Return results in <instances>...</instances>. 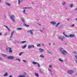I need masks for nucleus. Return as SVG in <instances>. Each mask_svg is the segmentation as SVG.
<instances>
[{"label": "nucleus", "instance_id": "1", "mask_svg": "<svg viewBox=\"0 0 77 77\" xmlns=\"http://www.w3.org/2000/svg\"><path fill=\"white\" fill-rule=\"evenodd\" d=\"M60 50L61 53H62L64 55H66V54H67L68 53L67 52H66L65 50H64L62 48H60Z\"/></svg>", "mask_w": 77, "mask_h": 77}, {"label": "nucleus", "instance_id": "2", "mask_svg": "<svg viewBox=\"0 0 77 77\" xmlns=\"http://www.w3.org/2000/svg\"><path fill=\"white\" fill-rule=\"evenodd\" d=\"M10 18L11 19V20L14 21V22H15V20L14 19H15V17L13 15H12L11 16H10Z\"/></svg>", "mask_w": 77, "mask_h": 77}, {"label": "nucleus", "instance_id": "3", "mask_svg": "<svg viewBox=\"0 0 77 77\" xmlns=\"http://www.w3.org/2000/svg\"><path fill=\"white\" fill-rule=\"evenodd\" d=\"M32 64H33V65H36V64L38 65V67H40V65H39V63L36 62H35V61H33L32 62Z\"/></svg>", "mask_w": 77, "mask_h": 77}, {"label": "nucleus", "instance_id": "4", "mask_svg": "<svg viewBox=\"0 0 77 77\" xmlns=\"http://www.w3.org/2000/svg\"><path fill=\"white\" fill-rule=\"evenodd\" d=\"M74 38L75 37V35L73 34H70L69 35H67V38Z\"/></svg>", "mask_w": 77, "mask_h": 77}, {"label": "nucleus", "instance_id": "5", "mask_svg": "<svg viewBox=\"0 0 77 77\" xmlns=\"http://www.w3.org/2000/svg\"><path fill=\"white\" fill-rule=\"evenodd\" d=\"M9 50V53H12V48H6V50Z\"/></svg>", "mask_w": 77, "mask_h": 77}, {"label": "nucleus", "instance_id": "6", "mask_svg": "<svg viewBox=\"0 0 77 77\" xmlns=\"http://www.w3.org/2000/svg\"><path fill=\"white\" fill-rule=\"evenodd\" d=\"M34 31V30H30L28 31V33H29L31 35H33V32Z\"/></svg>", "mask_w": 77, "mask_h": 77}, {"label": "nucleus", "instance_id": "7", "mask_svg": "<svg viewBox=\"0 0 77 77\" xmlns=\"http://www.w3.org/2000/svg\"><path fill=\"white\" fill-rule=\"evenodd\" d=\"M34 47H35V46L33 45H29L28 46V48L29 49H30V48H34Z\"/></svg>", "mask_w": 77, "mask_h": 77}, {"label": "nucleus", "instance_id": "8", "mask_svg": "<svg viewBox=\"0 0 77 77\" xmlns=\"http://www.w3.org/2000/svg\"><path fill=\"white\" fill-rule=\"evenodd\" d=\"M48 71H49V73L51 74V75L52 76L53 75L52 72V71H51V69H50V68H48Z\"/></svg>", "mask_w": 77, "mask_h": 77}, {"label": "nucleus", "instance_id": "9", "mask_svg": "<svg viewBox=\"0 0 77 77\" xmlns=\"http://www.w3.org/2000/svg\"><path fill=\"white\" fill-rule=\"evenodd\" d=\"M74 72V71L72 70H68V73L69 74H72V73H73V72Z\"/></svg>", "mask_w": 77, "mask_h": 77}, {"label": "nucleus", "instance_id": "10", "mask_svg": "<svg viewBox=\"0 0 77 77\" xmlns=\"http://www.w3.org/2000/svg\"><path fill=\"white\" fill-rule=\"evenodd\" d=\"M7 58L9 59H14V57L12 56H10L7 57Z\"/></svg>", "mask_w": 77, "mask_h": 77}, {"label": "nucleus", "instance_id": "11", "mask_svg": "<svg viewBox=\"0 0 77 77\" xmlns=\"http://www.w3.org/2000/svg\"><path fill=\"white\" fill-rule=\"evenodd\" d=\"M40 53H42L44 52V50L42 48H39V49Z\"/></svg>", "mask_w": 77, "mask_h": 77}, {"label": "nucleus", "instance_id": "12", "mask_svg": "<svg viewBox=\"0 0 77 77\" xmlns=\"http://www.w3.org/2000/svg\"><path fill=\"white\" fill-rule=\"evenodd\" d=\"M58 39H59L61 40V41H63V37H62L61 36L58 37Z\"/></svg>", "mask_w": 77, "mask_h": 77}, {"label": "nucleus", "instance_id": "13", "mask_svg": "<svg viewBox=\"0 0 77 77\" xmlns=\"http://www.w3.org/2000/svg\"><path fill=\"white\" fill-rule=\"evenodd\" d=\"M51 24H52L53 25H55V24H56V23L54 21H51L50 22Z\"/></svg>", "mask_w": 77, "mask_h": 77}, {"label": "nucleus", "instance_id": "14", "mask_svg": "<svg viewBox=\"0 0 77 77\" xmlns=\"http://www.w3.org/2000/svg\"><path fill=\"white\" fill-rule=\"evenodd\" d=\"M14 31H12L11 32L10 38H12V36H13V35H14Z\"/></svg>", "mask_w": 77, "mask_h": 77}, {"label": "nucleus", "instance_id": "15", "mask_svg": "<svg viewBox=\"0 0 77 77\" xmlns=\"http://www.w3.org/2000/svg\"><path fill=\"white\" fill-rule=\"evenodd\" d=\"M23 9H32V8L31 7H24L23 8Z\"/></svg>", "mask_w": 77, "mask_h": 77}, {"label": "nucleus", "instance_id": "16", "mask_svg": "<svg viewBox=\"0 0 77 77\" xmlns=\"http://www.w3.org/2000/svg\"><path fill=\"white\" fill-rule=\"evenodd\" d=\"M5 4L6 5H7V6H11V4L8 2H5Z\"/></svg>", "mask_w": 77, "mask_h": 77}, {"label": "nucleus", "instance_id": "17", "mask_svg": "<svg viewBox=\"0 0 77 77\" xmlns=\"http://www.w3.org/2000/svg\"><path fill=\"white\" fill-rule=\"evenodd\" d=\"M23 25L24 26H26V27H29V25L26 24V23H24Z\"/></svg>", "mask_w": 77, "mask_h": 77}, {"label": "nucleus", "instance_id": "18", "mask_svg": "<svg viewBox=\"0 0 77 77\" xmlns=\"http://www.w3.org/2000/svg\"><path fill=\"white\" fill-rule=\"evenodd\" d=\"M4 26H5V27H6L7 29H8V30H9V32H10V29H9V28H8V26L6 25H4Z\"/></svg>", "mask_w": 77, "mask_h": 77}, {"label": "nucleus", "instance_id": "19", "mask_svg": "<svg viewBox=\"0 0 77 77\" xmlns=\"http://www.w3.org/2000/svg\"><path fill=\"white\" fill-rule=\"evenodd\" d=\"M20 19H21V20H22L23 22V23H25V21H24V19L23 17L20 18Z\"/></svg>", "mask_w": 77, "mask_h": 77}, {"label": "nucleus", "instance_id": "20", "mask_svg": "<svg viewBox=\"0 0 77 77\" xmlns=\"http://www.w3.org/2000/svg\"><path fill=\"white\" fill-rule=\"evenodd\" d=\"M40 57L42 58H44V56L43 54H41L40 55Z\"/></svg>", "mask_w": 77, "mask_h": 77}, {"label": "nucleus", "instance_id": "21", "mask_svg": "<svg viewBox=\"0 0 77 77\" xmlns=\"http://www.w3.org/2000/svg\"><path fill=\"white\" fill-rule=\"evenodd\" d=\"M35 75L36 77H39V74L36 72L35 73Z\"/></svg>", "mask_w": 77, "mask_h": 77}, {"label": "nucleus", "instance_id": "22", "mask_svg": "<svg viewBox=\"0 0 77 77\" xmlns=\"http://www.w3.org/2000/svg\"><path fill=\"white\" fill-rule=\"evenodd\" d=\"M58 60L60 62H63V60H62L60 58L58 59Z\"/></svg>", "mask_w": 77, "mask_h": 77}, {"label": "nucleus", "instance_id": "23", "mask_svg": "<svg viewBox=\"0 0 77 77\" xmlns=\"http://www.w3.org/2000/svg\"><path fill=\"white\" fill-rule=\"evenodd\" d=\"M26 77V76L24 75H19L18 77Z\"/></svg>", "mask_w": 77, "mask_h": 77}, {"label": "nucleus", "instance_id": "24", "mask_svg": "<svg viewBox=\"0 0 77 77\" xmlns=\"http://www.w3.org/2000/svg\"><path fill=\"white\" fill-rule=\"evenodd\" d=\"M26 47H27V45H25L22 47V49H24V48H26Z\"/></svg>", "mask_w": 77, "mask_h": 77}, {"label": "nucleus", "instance_id": "25", "mask_svg": "<svg viewBox=\"0 0 77 77\" xmlns=\"http://www.w3.org/2000/svg\"><path fill=\"white\" fill-rule=\"evenodd\" d=\"M66 4V2H64L62 3V5H65Z\"/></svg>", "mask_w": 77, "mask_h": 77}, {"label": "nucleus", "instance_id": "26", "mask_svg": "<svg viewBox=\"0 0 77 77\" xmlns=\"http://www.w3.org/2000/svg\"><path fill=\"white\" fill-rule=\"evenodd\" d=\"M63 34L64 35L66 36V38H67V37H68V35H66V34H65V32H63Z\"/></svg>", "mask_w": 77, "mask_h": 77}, {"label": "nucleus", "instance_id": "27", "mask_svg": "<svg viewBox=\"0 0 77 77\" xmlns=\"http://www.w3.org/2000/svg\"><path fill=\"white\" fill-rule=\"evenodd\" d=\"M2 55L3 57H7V55L3 54H2Z\"/></svg>", "mask_w": 77, "mask_h": 77}, {"label": "nucleus", "instance_id": "28", "mask_svg": "<svg viewBox=\"0 0 77 77\" xmlns=\"http://www.w3.org/2000/svg\"><path fill=\"white\" fill-rule=\"evenodd\" d=\"M23 12V13L24 14H26V9H24Z\"/></svg>", "mask_w": 77, "mask_h": 77}, {"label": "nucleus", "instance_id": "29", "mask_svg": "<svg viewBox=\"0 0 77 77\" xmlns=\"http://www.w3.org/2000/svg\"><path fill=\"white\" fill-rule=\"evenodd\" d=\"M59 24H60V23H58L55 26V27H57L58 26H59Z\"/></svg>", "mask_w": 77, "mask_h": 77}, {"label": "nucleus", "instance_id": "30", "mask_svg": "<svg viewBox=\"0 0 77 77\" xmlns=\"http://www.w3.org/2000/svg\"><path fill=\"white\" fill-rule=\"evenodd\" d=\"M47 51L48 53H49V54H51V52L50 51H49V50H47Z\"/></svg>", "mask_w": 77, "mask_h": 77}, {"label": "nucleus", "instance_id": "31", "mask_svg": "<svg viewBox=\"0 0 77 77\" xmlns=\"http://www.w3.org/2000/svg\"><path fill=\"white\" fill-rule=\"evenodd\" d=\"M73 7V4H71L70 5H69V7H70V8H72Z\"/></svg>", "mask_w": 77, "mask_h": 77}, {"label": "nucleus", "instance_id": "32", "mask_svg": "<svg viewBox=\"0 0 77 77\" xmlns=\"http://www.w3.org/2000/svg\"><path fill=\"white\" fill-rule=\"evenodd\" d=\"M8 75V73L7 72H6L4 74V77H5V76H7Z\"/></svg>", "mask_w": 77, "mask_h": 77}, {"label": "nucleus", "instance_id": "33", "mask_svg": "<svg viewBox=\"0 0 77 77\" xmlns=\"http://www.w3.org/2000/svg\"><path fill=\"white\" fill-rule=\"evenodd\" d=\"M25 42H26V41H22L21 42V44H24V43H25Z\"/></svg>", "mask_w": 77, "mask_h": 77}, {"label": "nucleus", "instance_id": "34", "mask_svg": "<svg viewBox=\"0 0 77 77\" xmlns=\"http://www.w3.org/2000/svg\"><path fill=\"white\" fill-rule=\"evenodd\" d=\"M23 53H24V52H21L19 54V56H21L22 54H23Z\"/></svg>", "mask_w": 77, "mask_h": 77}, {"label": "nucleus", "instance_id": "35", "mask_svg": "<svg viewBox=\"0 0 77 77\" xmlns=\"http://www.w3.org/2000/svg\"><path fill=\"white\" fill-rule=\"evenodd\" d=\"M21 29H22V28H17V30H21Z\"/></svg>", "mask_w": 77, "mask_h": 77}, {"label": "nucleus", "instance_id": "36", "mask_svg": "<svg viewBox=\"0 0 77 77\" xmlns=\"http://www.w3.org/2000/svg\"><path fill=\"white\" fill-rule=\"evenodd\" d=\"M37 47H40V46H41V44H38L37 45Z\"/></svg>", "mask_w": 77, "mask_h": 77}, {"label": "nucleus", "instance_id": "37", "mask_svg": "<svg viewBox=\"0 0 77 77\" xmlns=\"http://www.w3.org/2000/svg\"><path fill=\"white\" fill-rule=\"evenodd\" d=\"M23 62H24V63H27V61L26 60H23Z\"/></svg>", "mask_w": 77, "mask_h": 77}, {"label": "nucleus", "instance_id": "38", "mask_svg": "<svg viewBox=\"0 0 77 77\" xmlns=\"http://www.w3.org/2000/svg\"><path fill=\"white\" fill-rule=\"evenodd\" d=\"M18 5L20 4V0H18Z\"/></svg>", "mask_w": 77, "mask_h": 77}, {"label": "nucleus", "instance_id": "39", "mask_svg": "<svg viewBox=\"0 0 77 77\" xmlns=\"http://www.w3.org/2000/svg\"><path fill=\"white\" fill-rule=\"evenodd\" d=\"M49 68H52V65H49Z\"/></svg>", "mask_w": 77, "mask_h": 77}, {"label": "nucleus", "instance_id": "40", "mask_svg": "<svg viewBox=\"0 0 77 77\" xmlns=\"http://www.w3.org/2000/svg\"><path fill=\"white\" fill-rule=\"evenodd\" d=\"M23 75H26V72H24L23 73Z\"/></svg>", "mask_w": 77, "mask_h": 77}, {"label": "nucleus", "instance_id": "41", "mask_svg": "<svg viewBox=\"0 0 77 77\" xmlns=\"http://www.w3.org/2000/svg\"><path fill=\"white\" fill-rule=\"evenodd\" d=\"M40 31L41 32V33L42 32V30L40 29Z\"/></svg>", "mask_w": 77, "mask_h": 77}, {"label": "nucleus", "instance_id": "42", "mask_svg": "<svg viewBox=\"0 0 77 77\" xmlns=\"http://www.w3.org/2000/svg\"><path fill=\"white\" fill-rule=\"evenodd\" d=\"M7 35V33L5 32V34H4V36H6V35Z\"/></svg>", "mask_w": 77, "mask_h": 77}, {"label": "nucleus", "instance_id": "43", "mask_svg": "<svg viewBox=\"0 0 77 77\" xmlns=\"http://www.w3.org/2000/svg\"><path fill=\"white\" fill-rule=\"evenodd\" d=\"M73 53H74V54H77V53L75 51L73 52Z\"/></svg>", "mask_w": 77, "mask_h": 77}, {"label": "nucleus", "instance_id": "44", "mask_svg": "<svg viewBox=\"0 0 77 77\" xmlns=\"http://www.w3.org/2000/svg\"><path fill=\"white\" fill-rule=\"evenodd\" d=\"M39 71H40V73H42V71H41V70L40 69Z\"/></svg>", "mask_w": 77, "mask_h": 77}, {"label": "nucleus", "instance_id": "45", "mask_svg": "<svg viewBox=\"0 0 77 77\" xmlns=\"http://www.w3.org/2000/svg\"><path fill=\"white\" fill-rule=\"evenodd\" d=\"M71 26H72V27H74V24L72 25Z\"/></svg>", "mask_w": 77, "mask_h": 77}, {"label": "nucleus", "instance_id": "46", "mask_svg": "<svg viewBox=\"0 0 77 77\" xmlns=\"http://www.w3.org/2000/svg\"><path fill=\"white\" fill-rule=\"evenodd\" d=\"M38 25H39V26H41V25L40 23H38Z\"/></svg>", "mask_w": 77, "mask_h": 77}, {"label": "nucleus", "instance_id": "47", "mask_svg": "<svg viewBox=\"0 0 77 77\" xmlns=\"http://www.w3.org/2000/svg\"><path fill=\"white\" fill-rule=\"evenodd\" d=\"M42 45L43 47H44V44H42Z\"/></svg>", "mask_w": 77, "mask_h": 77}, {"label": "nucleus", "instance_id": "48", "mask_svg": "<svg viewBox=\"0 0 77 77\" xmlns=\"http://www.w3.org/2000/svg\"><path fill=\"white\" fill-rule=\"evenodd\" d=\"M18 61H19V62H20V61H21L20 59H18Z\"/></svg>", "mask_w": 77, "mask_h": 77}, {"label": "nucleus", "instance_id": "49", "mask_svg": "<svg viewBox=\"0 0 77 77\" xmlns=\"http://www.w3.org/2000/svg\"><path fill=\"white\" fill-rule=\"evenodd\" d=\"M0 60H3V59L1 57H0Z\"/></svg>", "mask_w": 77, "mask_h": 77}, {"label": "nucleus", "instance_id": "50", "mask_svg": "<svg viewBox=\"0 0 77 77\" xmlns=\"http://www.w3.org/2000/svg\"><path fill=\"white\" fill-rule=\"evenodd\" d=\"M67 21H69V19H67Z\"/></svg>", "mask_w": 77, "mask_h": 77}, {"label": "nucleus", "instance_id": "51", "mask_svg": "<svg viewBox=\"0 0 77 77\" xmlns=\"http://www.w3.org/2000/svg\"><path fill=\"white\" fill-rule=\"evenodd\" d=\"M0 35H2V33L1 32L0 33Z\"/></svg>", "mask_w": 77, "mask_h": 77}, {"label": "nucleus", "instance_id": "52", "mask_svg": "<svg viewBox=\"0 0 77 77\" xmlns=\"http://www.w3.org/2000/svg\"><path fill=\"white\" fill-rule=\"evenodd\" d=\"M75 20V21H77V18H76Z\"/></svg>", "mask_w": 77, "mask_h": 77}, {"label": "nucleus", "instance_id": "53", "mask_svg": "<svg viewBox=\"0 0 77 77\" xmlns=\"http://www.w3.org/2000/svg\"><path fill=\"white\" fill-rule=\"evenodd\" d=\"M49 45H50V46L51 45V44L49 43Z\"/></svg>", "mask_w": 77, "mask_h": 77}, {"label": "nucleus", "instance_id": "54", "mask_svg": "<svg viewBox=\"0 0 77 77\" xmlns=\"http://www.w3.org/2000/svg\"><path fill=\"white\" fill-rule=\"evenodd\" d=\"M2 2V1H1V0H0V3H1Z\"/></svg>", "mask_w": 77, "mask_h": 77}, {"label": "nucleus", "instance_id": "55", "mask_svg": "<svg viewBox=\"0 0 77 77\" xmlns=\"http://www.w3.org/2000/svg\"><path fill=\"white\" fill-rule=\"evenodd\" d=\"M14 44H16V43L14 42Z\"/></svg>", "mask_w": 77, "mask_h": 77}, {"label": "nucleus", "instance_id": "56", "mask_svg": "<svg viewBox=\"0 0 77 77\" xmlns=\"http://www.w3.org/2000/svg\"><path fill=\"white\" fill-rule=\"evenodd\" d=\"M18 60V58H17L16 59V60Z\"/></svg>", "mask_w": 77, "mask_h": 77}, {"label": "nucleus", "instance_id": "57", "mask_svg": "<svg viewBox=\"0 0 77 77\" xmlns=\"http://www.w3.org/2000/svg\"><path fill=\"white\" fill-rule=\"evenodd\" d=\"M9 40H10V41H11V39H9Z\"/></svg>", "mask_w": 77, "mask_h": 77}, {"label": "nucleus", "instance_id": "58", "mask_svg": "<svg viewBox=\"0 0 77 77\" xmlns=\"http://www.w3.org/2000/svg\"><path fill=\"white\" fill-rule=\"evenodd\" d=\"M53 44H54V43Z\"/></svg>", "mask_w": 77, "mask_h": 77}, {"label": "nucleus", "instance_id": "59", "mask_svg": "<svg viewBox=\"0 0 77 77\" xmlns=\"http://www.w3.org/2000/svg\"><path fill=\"white\" fill-rule=\"evenodd\" d=\"M22 1H23V0H22Z\"/></svg>", "mask_w": 77, "mask_h": 77}]
</instances>
